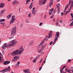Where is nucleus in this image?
Wrapping results in <instances>:
<instances>
[{
  "mask_svg": "<svg viewBox=\"0 0 73 73\" xmlns=\"http://www.w3.org/2000/svg\"><path fill=\"white\" fill-rule=\"evenodd\" d=\"M23 47H21L19 49L15 51H14L11 54L12 56H15L16 55H20L21 54V53L24 52V49L23 48Z\"/></svg>",
  "mask_w": 73,
  "mask_h": 73,
  "instance_id": "nucleus-1",
  "label": "nucleus"
},
{
  "mask_svg": "<svg viewBox=\"0 0 73 73\" xmlns=\"http://www.w3.org/2000/svg\"><path fill=\"white\" fill-rule=\"evenodd\" d=\"M59 35H60V33H59L57 32L55 36V38L54 40V42H53V45H54V44H55V42L56 41V40H57L58 38V37H59Z\"/></svg>",
  "mask_w": 73,
  "mask_h": 73,
  "instance_id": "nucleus-2",
  "label": "nucleus"
},
{
  "mask_svg": "<svg viewBox=\"0 0 73 73\" xmlns=\"http://www.w3.org/2000/svg\"><path fill=\"white\" fill-rule=\"evenodd\" d=\"M16 33V27H15L12 29V30L11 33V36H14Z\"/></svg>",
  "mask_w": 73,
  "mask_h": 73,
  "instance_id": "nucleus-3",
  "label": "nucleus"
},
{
  "mask_svg": "<svg viewBox=\"0 0 73 73\" xmlns=\"http://www.w3.org/2000/svg\"><path fill=\"white\" fill-rule=\"evenodd\" d=\"M11 43L9 44V46H12L13 45H15V44L17 43V42L16 41V40H12L11 41Z\"/></svg>",
  "mask_w": 73,
  "mask_h": 73,
  "instance_id": "nucleus-4",
  "label": "nucleus"
},
{
  "mask_svg": "<svg viewBox=\"0 0 73 73\" xmlns=\"http://www.w3.org/2000/svg\"><path fill=\"white\" fill-rule=\"evenodd\" d=\"M46 0H39V4L40 5H44L46 3Z\"/></svg>",
  "mask_w": 73,
  "mask_h": 73,
  "instance_id": "nucleus-5",
  "label": "nucleus"
},
{
  "mask_svg": "<svg viewBox=\"0 0 73 73\" xmlns=\"http://www.w3.org/2000/svg\"><path fill=\"white\" fill-rule=\"evenodd\" d=\"M7 71L10 72V66H9L8 68L3 70L1 71H0V72H7Z\"/></svg>",
  "mask_w": 73,
  "mask_h": 73,
  "instance_id": "nucleus-6",
  "label": "nucleus"
},
{
  "mask_svg": "<svg viewBox=\"0 0 73 73\" xmlns=\"http://www.w3.org/2000/svg\"><path fill=\"white\" fill-rule=\"evenodd\" d=\"M15 16L13 15L11 19L10 20V24H12L15 22Z\"/></svg>",
  "mask_w": 73,
  "mask_h": 73,
  "instance_id": "nucleus-7",
  "label": "nucleus"
},
{
  "mask_svg": "<svg viewBox=\"0 0 73 73\" xmlns=\"http://www.w3.org/2000/svg\"><path fill=\"white\" fill-rule=\"evenodd\" d=\"M7 46V43H5L2 47L3 49H5Z\"/></svg>",
  "mask_w": 73,
  "mask_h": 73,
  "instance_id": "nucleus-8",
  "label": "nucleus"
},
{
  "mask_svg": "<svg viewBox=\"0 0 73 73\" xmlns=\"http://www.w3.org/2000/svg\"><path fill=\"white\" fill-rule=\"evenodd\" d=\"M29 69H27L26 70H23V72L25 73H31V72L29 71Z\"/></svg>",
  "mask_w": 73,
  "mask_h": 73,
  "instance_id": "nucleus-9",
  "label": "nucleus"
},
{
  "mask_svg": "<svg viewBox=\"0 0 73 73\" xmlns=\"http://www.w3.org/2000/svg\"><path fill=\"white\" fill-rule=\"evenodd\" d=\"M9 63H10V61H7L3 62V64L4 65H7L9 64Z\"/></svg>",
  "mask_w": 73,
  "mask_h": 73,
  "instance_id": "nucleus-10",
  "label": "nucleus"
},
{
  "mask_svg": "<svg viewBox=\"0 0 73 73\" xmlns=\"http://www.w3.org/2000/svg\"><path fill=\"white\" fill-rule=\"evenodd\" d=\"M52 31H51L49 32L48 34V38H49L50 37H51V36H52Z\"/></svg>",
  "mask_w": 73,
  "mask_h": 73,
  "instance_id": "nucleus-11",
  "label": "nucleus"
},
{
  "mask_svg": "<svg viewBox=\"0 0 73 73\" xmlns=\"http://www.w3.org/2000/svg\"><path fill=\"white\" fill-rule=\"evenodd\" d=\"M19 58V57L18 56H15L14 58H13L14 60H17Z\"/></svg>",
  "mask_w": 73,
  "mask_h": 73,
  "instance_id": "nucleus-12",
  "label": "nucleus"
},
{
  "mask_svg": "<svg viewBox=\"0 0 73 73\" xmlns=\"http://www.w3.org/2000/svg\"><path fill=\"white\" fill-rule=\"evenodd\" d=\"M54 10V9L53 8H52V9L50 10V11L49 12V15H51V13H52V12H53Z\"/></svg>",
  "mask_w": 73,
  "mask_h": 73,
  "instance_id": "nucleus-13",
  "label": "nucleus"
},
{
  "mask_svg": "<svg viewBox=\"0 0 73 73\" xmlns=\"http://www.w3.org/2000/svg\"><path fill=\"white\" fill-rule=\"evenodd\" d=\"M54 1L53 0H51L50 1V3L49 7H50V6L51 5H52V4H53V3Z\"/></svg>",
  "mask_w": 73,
  "mask_h": 73,
  "instance_id": "nucleus-14",
  "label": "nucleus"
},
{
  "mask_svg": "<svg viewBox=\"0 0 73 73\" xmlns=\"http://www.w3.org/2000/svg\"><path fill=\"white\" fill-rule=\"evenodd\" d=\"M72 4L70 6V9H69V11H70V10H71L72 9V7H73V0L72 1Z\"/></svg>",
  "mask_w": 73,
  "mask_h": 73,
  "instance_id": "nucleus-15",
  "label": "nucleus"
},
{
  "mask_svg": "<svg viewBox=\"0 0 73 73\" xmlns=\"http://www.w3.org/2000/svg\"><path fill=\"white\" fill-rule=\"evenodd\" d=\"M4 6H5V4L4 3H1L0 5V7L1 8H2Z\"/></svg>",
  "mask_w": 73,
  "mask_h": 73,
  "instance_id": "nucleus-16",
  "label": "nucleus"
},
{
  "mask_svg": "<svg viewBox=\"0 0 73 73\" xmlns=\"http://www.w3.org/2000/svg\"><path fill=\"white\" fill-rule=\"evenodd\" d=\"M44 40H43L42 42L41 43H40V45L41 46H42V45H43V44H44Z\"/></svg>",
  "mask_w": 73,
  "mask_h": 73,
  "instance_id": "nucleus-17",
  "label": "nucleus"
},
{
  "mask_svg": "<svg viewBox=\"0 0 73 73\" xmlns=\"http://www.w3.org/2000/svg\"><path fill=\"white\" fill-rule=\"evenodd\" d=\"M36 12L37 11H36V10H35L34 11H32L33 14L34 15H36Z\"/></svg>",
  "mask_w": 73,
  "mask_h": 73,
  "instance_id": "nucleus-18",
  "label": "nucleus"
},
{
  "mask_svg": "<svg viewBox=\"0 0 73 73\" xmlns=\"http://www.w3.org/2000/svg\"><path fill=\"white\" fill-rule=\"evenodd\" d=\"M11 14H10L7 17V19H10L11 17Z\"/></svg>",
  "mask_w": 73,
  "mask_h": 73,
  "instance_id": "nucleus-19",
  "label": "nucleus"
},
{
  "mask_svg": "<svg viewBox=\"0 0 73 73\" xmlns=\"http://www.w3.org/2000/svg\"><path fill=\"white\" fill-rule=\"evenodd\" d=\"M60 3H58L56 5V7L57 8H60V7H59L60 6Z\"/></svg>",
  "mask_w": 73,
  "mask_h": 73,
  "instance_id": "nucleus-20",
  "label": "nucleus"
},
{
  "mask_svg": "<svg viewBox=\"0 0 73 73\" xmlns=\"http://www.w3.org/2000/svg\"><path fill=\"white\" fill-rule=\"evenodd\" d=\"M32 4H33L32 3H31V4H30V5L29 7V9H31L32 8V7H33L32 6Z\"/></svg>",
  "mask_w": 73,
  "mask_h": 73,
  "instance_id": "nucleus-21",
  "label": "nucleus"
},
{
  "mask_svg": "<svg viewBox=\"0 0 73 73\" xmlns=\"http://www.w3.org/2000/svg\"><path fill=\"white\" fill-rule=\"evenodd\" d=\"M20 62H18L16 64V66H19V64H20Z\"/></svg>",
  "mask_w": 73,
  "mask_h": 73,
  "instance_id": "nucleus-22",
  "label": "nucleus"
},
{
  "mask_svg": "<svg viewBox=\"0 0 73 73\" xmlns=\"http://www.w3.org/2000/svg\"><path fill=\"white\" fill-rule=\"evenodd\" d=\"M70 12V10L67 11L66 12V13L65 14V15H67V14H68V13H69Z\"/></svg>",
  "mask_w": 73,
  "mask_h": 73,
  "instance_id": "nucleus-23",
  "label": "nucleus"
},
{
  "mask_svg": "<svg viewBox=\"0 0 73 73\" xmlns=\"http://www.w3.org/2000/svg\"><path fill=\"white\" fill-rule=\"evenodd\" d=\"M42 50V49H41L40 50H38V53H42V51H41Z\"/></svg>",
  "mask_w": 73,
  "mask_h": 73,
  "instance_id": "nucleus-24",
  "label": "nucleus"
},
{
  "mask_svg": "<svg viewBox=\"0 0 73 73\" xmlns=\"http://www.w3.org/2000/svg\"><path fill=\"white\" fill-rule=\"evenodd\" d=\"M2 56V54L1 53H0V62L1 61V58L2 56Z\"/></svg>",
  "mask_w": 73,
  "mask_h": 73,
  "instance_id": "nucleus-25",
  "label": "nucleus"
},
{
  "mask_svg": "<svg viewBox=\"0 0 73 73\" xmlns=\"http://www.w3.org/2000/svg\"><path fill=\"white\" fill-rule=\"evenodd\" d=\"M31 16H32V14L31 13H30L28 15V17H31Z\"/></svg>",
  "mask_w": 73,
  "mask_h": 73,
  "instance_id": "nucleus-26",
  "label": "nucleus"
},
{
  "mask_svg": "<svg viewBox=\"0 0 73 73\" xmlns=\"http://www.w3.org/2000/svg\"><path fill=\"white\" fill-rule=\"evenodd\" d=\"M57 13L58 14L60 13V8H57Z\"/></svg>",
  "mask_w": 73,
  "mask_h": 73,
  "instance_id": "nucleus-27",
  "label": "nucleus"
},
{
  "mask_svg": "<svg viewBox=\"0 0 73 73\" xmlns=\"http://www.w3.org/2000/svg\"><path fill=\"white\" fill-rule=\"evenodd\" d=\"M37 60V59H35L33 60V62L34 63H35V62Z\"/></svg>",
  "mask_w": 73,
  "mask_h": 73,
  "instance_id": "nucleus-28",
  "label": "nucleus"
},
{
  "mask_svg": "<svg viewBox=\"0 0 73 73\" xmlns=\"http://www.w3.org/2000/svg\"><path fill=\"white\" fill-rule=\"evenodd\" d=\"M5 21V19H1L0 20V22H3V21Z\"/></svg>",
  "mask_w": 73,
  "mask_h": 73,
  "instance_id": "nucleus-29",
  "label": "nucleus"
},
{
  "mask_svg": "<svg viewBox=\"0 0 73 73\" xmlns=\"http://www.w3.org/2000/svg\"><path fill=\"white\" fill-rule=\"evenodd\" d=\"M73 21H72L71 23L70 26H73Z\"/></svg>",
  "mask_w": 73,
  "mask_h": 73,
  "instance_id": "nucleus-30",
  "label": "nucleus"
},
{
  "mask_svg": "<svg viewBox=\"0 0 73 73\" xmlns=\"http://www.w3.org/2000/svg\"><path fill=\"white\" fill-rule=\"evenodd\" d=\"M65 67H66V66H64L62 68V69L61 70H63L65 68Z\"/></svg>",
  "mask_w": 73,
  "mask_h": 73,
  "instance_id": "nucleus-31",
  "label": "nucleus"
},
{
  "mask_svg": "<svg viewBox=\"0 0 73 73\" xmlns=\"http://www.w3.org/2000/svg\"><path fill=\"white\" fill-rule=\"evenodd\" d=\"M16 4V1H14L13 2V5H15Z\"/></svg>",
  "mask_w": 73,
  "mask_h": 73,
  "instance_id": "nucleus-32",
  "label": "nucleus"
},
{
  "mask_svg": "<svg viewBox=\"0 0 73 73\" xmlns=\"http://www.w3.org/2000/svg\"><path fill=\"white\" fill-rule=\"evenodd\" d=\"M14 38V36H12L11 37L9 38V40H11L12 38Z\"/></svg>",
  "mask_w": 73,
  "mask_h": 73,
  "instance_id": "nucleus-33",
  "label": "nucleus"
},
{
  "mask_svg": "<svg viewBox=\"0 0 73 73\" xmlns=\"http://www.w3.org/2000/svg\"><path fill=\"white\" fill-rule=\"evenodd\" d=\"M32 43H30L29 45V48H30V47L31 46V45H32Z\"/></svg>",
  "mask_w": 73,
  "mask_h": 73,
  "instance_id": "nucleus-34",
  "label": "nucleus"
},
{
  "mask_svg": "<svg viewBox=\"0 0 73 73\" xmlns=\"http://www.w3.org/2000/svg\"><path fill=\"white\" fill-rule=\"evenodd\" d=\"M5 11V10H3L2 11H1V13H3V12H4Z\"/></svg>",
  "mask_w": 73,
  "mask_h": 73,
  "instance_id": "nucleus-35",
  "label": "nucleus"
},
{
  "mask_svg": "<svg viewBox=\"0 0 73 73\" xmlns=\"http://www.w3.org/2000/svg\"><path fill=\"white\" fill-rule=\"evenodd\" d=\"M40 56H41V55H39V56L38 55L37 56H36L35 58V59L37 60V58H38V57H40Z\"/></svg>",
  "mask_w": 73,
  "mask_h": 73,
  "instance_id": "nucleus-36",
  "label": "nucleus"
},
{
  "mask_svg": "<svg viewBox=\"0 0 73 73\" xmlns=\"http://www.w3.org/2000/svg\"><path fill=\"white\" fill-rule=\"evenodd\" d=\"M41 46V45L39 44L38 46V49H39L40 48Z\"/></svg>",
  "mask_w": 73,
  "mask_h": 73,
  "instance_id": "nucleus-37",
  "label": "nucleus"
},
{
  "mask_svg": "<svg viewBox=\"0 0 73 73\" xmlns=\"http://www.w3.org/2000/svg\"><path fill=\"white\" fill-rule=\"evenodd\" d=\"M30 0H26V4H27V3H28V1H30Z\"/></svg>",
  "mask_w": 73,
  "mask_h": 73,
  "instance_id": "nucleus-38",
  "label": "nucleus"
},
{
  "mask_svg": "<svg viewBox=\"0 0 73 73\" xmlns=\"http://www.w3.org/2000/svg\"><path fill=\"white\" fill-rule=\"evenodd\" d=\"M72 3V0H70L69 1V4L70 5V4H71V3Z\"/></svg>",
  "mask_w": 73,
  "mask_h": 73,
  "instance_id": "nucleus-39",
  "label": "nucleus"
},
{
  "mask_svg": "<svg viewBox=\"0 0 73 73\" xmlns=\"http://www.w3.org/2000/svg\"><path fill=\"white\" fill-rule=\"evenodd\" d=\"M43 40H44V41L45 40H46V41H48V39L46 38H44Z\"/></svg>",
  "mask_w": 73,
  "mask_h": 73,
  "instance_id": "nucleus-40",
  "label": "nucleus"
},
{
  "mask_svg": "<svg viewBox=\"0 0 73 73\" xmlns=\"http://www.w3.org/2000/svg\"><path fill=\"white\" fill-rule=\"evenodd\" d=\"M42 25V23H40L39 24V26H41V25Z\"/></svg>",
  "mask_w": 73,
  "mask_h": 73,
  "instance_id": "nucleus-41",
  "label": "nucleus"
},
{
  "mask_svg": "<svg viewBox=\"0 0 73 73\" xmlns=\"http://www.w3.org/2000/svg\"><path fill=\"white\" fill-rule=\"evenodd\" d=\"M70 5V4H68V5H67V6H66L68 8V7H69V5Z\"/></svg>",
  "mask_w": 73,
  "mask_h": 73,
  "instance_id": "nucleus-42",
  "label": "nucleus"
},
{
  "mask_svg": "<svg viewBox=\"0 0 73 73\" xmlns=\"http://www.w3.org/2000/svg\"><path fill=\"white\" fill-rule=\"evenodd\" d=\"M19 2H18L16 1V4H19Z\"/></svg>",
  "mask_w": 73,
  "mask_h": 73,
  "instance_id": "nucleus-43",
  "label": "nucleus"
},
{
  "mask_svg": "<svg viewBox=\"0 0 73 73\" xmlns=\"http://www.w3.org/2000/svg\"><path fill=\"white\" fill-rule=\"evenodd\" d=\"M63 14H64V13H63V12H62L61 13V16H62L63 15Z\"/></svg>",
  "mask_w": 73,
  "mask_h": 73,
  "instance_id": "nucleus-44",
  "label": "nucleus"
},
{
  "mask_svg": "<svg viewBox=\"0 0 73 73\" xmlns=\"http://www.w3.org/2000/svg\"><path fill=\"white\" fill-rule=\"evenodd\" d=\"M67 8H68V7L66 6L64 10H66Z\"/></svg>",
  "mask_w": 73,
  "mask_h": 73,
  "instance_id": "nucleus-45",
  "label": "nucleus"
},
{
  "mask_svg": "<svg viewBox=\"0 0 73 73\" xmlns=\"http://www.w3.org/2000/svg\"><path fill=\"white\" fill-rule=\"evenodd\" d=\"M45 45H44L42 48V49H44L45 48Z\"/></svg>",
  "mask_w": 73,
  "mask_h": 73,
  "instance_id": "nucleus-46",
  "label": "nucleus"
},
{
  "mask_svg": "<svg viewBox=\"0 0 73 73\" xmlns=\"http://www.w3.org/2000/svg\"><path fill=\"white\" fill-rule=\"evenodd\" d=\"M35 9V7H34V8L33 9V10L32 11V12L33 11H34Z\"/></svg>",
  "mask_w": 73,
  "mask_h": 73,
  "instance_id": "nucleus-47",
  "label": "nucleus"
},
{
  "mask_svg": "<svg viewBox=\"0 0 73 73\" xmlns=\"http://www.w3.org/2000/svg\"><path fill=\"white\" fill-rule=\"evenodd\" d=\"M70 15H71V17H73V13H70Z\"/></svg>",
  "mask_w": 73,
  "mask_h": 73,
  "instance_id": "nucleus-48",
  "label": "nucleus"
},
{
  "mask_svg": "<svg viewBox=\"0 0 73 73\" xmlns=\"http://www.w3.org/2000/svg\"><path fill=\"white\" fill-rule=\"evenodd\" d=\"M0 24H2V25H4V24H5V23H1Z\"/></svg>",
  "mask_w": 73,
  "mask_h": 73,
  "instance_id": "nucleus-49",
  "label": "nucleus"
},
{
  "mask_svg": "<svg viewBox=\"0 0 73 73\" xmlns=\"http://www.w3.org/2000/svg\"><path fill=\"white\" fill-rule=\"evenodd\" d=\"M41 70V67H40L39 68V71H40Z\"/></svg>",
  "mask_w": 73,
  "mask_h": 73,
  "instance_id": "nucleus-50",
  "label": "nucleus"
},
{
  "mask_svg": "<svg viewBox=\"0 0 73 73\" xmlns=\"http://www.w3.org/2000/svg\"><path fill=\"white\" fill-rule=\"evenodd\" d=\"M68 61L69 62H70V61H71V60H70V59L68 60Z\"/></svg>",
  "mask_w": 73,
  "mask_h": 73,
  "instance_id": "nucleus-51",
  "label": "nucleus"
},
{
  "mask_svg": "<svg viewBox=\"0 0 73 73\" xmlns=\"http://www.w3.org/2000/svg\"><path fill=\"white\" fill-rule=\"evenodd\" d=\"M52 43H53V42H52V41L50 43V45H52Z\"/></svg>",
  "mask_w": 73,
  "mask_h": 73,
  "instance_id": "nucleus-52",
  "label": "nucleus"
},
{
  "mask_svg": "<svg viewBox=\"0 0 73 73\" xmlns=\"http://www.w3.org/2000/svg\"><path fill=\"white\" fill-rule=\"evenodd\" d=\"M46 15L45 14L44 17V19H45L46 18Z\"/></svg>",
  "mask_w": 73,
  "mask_h": 73,
  "instance_id": "nucleus-53",
  "label": "nucleus"
},
{
  "mask_svg": "<svg viewBox=\"0 0 73 73\" xmlns=\"http://www.w3.org/2000/svg\"><path fill=\"white\" fill-rule=\"evenodd\" d=\"M59 21L61 23H62V21H61V20H60Z\"/></svg>",
  "mask_w": 73,
  "mask_h": 73,
  "instance_id": "nucleus-54",
  "label": "nucleus"
},
{
  "mask_svg": "<svg viewBox=\"0 0 73 73\" xmlns=\"http://www.w3.org/2000/svg\"><path fill=\"white\" fill-rule=\"evenodd\" d=\"M70 69V70H71V71L73 70V69H72V68H71Z\"/></svg>",
  "mask_w": 73,
  "mask_h": 73,
  "instance_id": "nucleus-55",
  "label": "nucleus"
},
{
  "mask_svg": "<svg viewBox=\"0 0 73 73\" xmlns=\"http://www.w3.org/2000/svg\"><path fill=\"white\" fill-rule=\"evenodd\" d=\"M33 42H34L33 41H32L30 43H32V44H33Z\"/></svg>",
  "mask_w": 73,
  "mask_h": 73,
  "instance_id": "nucleus-56",
  "label": "nucleus"
},
{
  "mask_svg": "<svg viewBox=\"0 0 73 73\" xmlns=\"http://www.w3.org/2000/svg\"><path fill=\"white\" fill-rule=\"evenodd\" d=\"M68 68H66V69H65V71H67V70H68Z\"/></svg>",
  "mask_w": 73,
  "mask_h": 73,
  "instance_id": "nucleus-57",
  "label": "nucleus"
},
{
  "mask_svg": "<svg viewBox=\"0 0 73 73\" xmlns=\"http://www.w3.org/2000/svg\"><path fill=\"white\" fill-rule=\"evenodd\" d=\"M53 16L52 15V16L51 17H50V19H52V18H53Z\"/></svg>",
  "mask_w": 73,
  "mask_h": 73,
  "instance_id": "nucleus-58",
  "label": "nucleus"
},
{
  "mask_svg": "<svg viewBox=\"0 0 73 73\" xmlns=\"http://www.w3.org/2000/svg\"><path fill=\"white\" fill-rule=\"evenodd\" d=\"M14 60V59H13V60H12V61H14V62H15V61H16V60Z\"/></svg>",
  "mask_w": 73,
  "mask_h": 73,
  "instance_id": "nucleus-59",
  "label": "nucleus"
},
{
  "mask_svg": "<svg viewBox=\"0 0 73 73\" xmlns=\"http://www.w3.org/2000/svg\"><path fill=\"white\" fill-rule=\"evenodd\" d=\"M22 26H23V24H22V23H21V27H22Z\"/></svg>",
  "mask_w": 73,
  "mask_h": 73,
  "instance_id": "nucleus-60",
  "label": "nucleus"
},
{
  "mask_svg": "<svg viewBox=\"0 0 73 73\" xmlns=\"http://www.w3.org/2000/svg\"><path fill=\"white\" fill-rule=\"evenodd\" d=\"M56 23V25H57V26H58V22H57Z\"/></svg>",
  "mask_w": 73,
  "mask_h": 73,
  "instance_id": "nucleus-61",
  "label": "nucleus"
},
{
  "mask_svg": "<svg viewBox=\"0 0 73 73\" xmlns=\"http://www.w3.org/2000/svg\"><path fill=\"white\" fill-rule=\"evenodd\" d=\"M42 61V59H41V60H40V62H41V61Z\"/></svg>",
  "mask_w": 73,
  "mask_h": 73,
  "instance_id": "nucleus-62",
  "label": "nucleus"
},
{
  "mask_svg": "<svg viewBox=\"0 0 73 73\" xmlns=\"http://www.w3.org/2000/svg\"><path fill=\"white\" fill-rule=\"evenodd\" d=\"M62 70H60V73H62Z\"/></svg>",
  "mask_w": 73,
  "mask_h": 73,
  "instance_id": "nucleus-63",
  "label": "nucleus"
},
{
  "mask_svg": "<svg viewBox=\"0 0 73 73\" xmlns=\"http://www.w3.org/2000/svg\"><path fill=\"white\" fill-rule=\"evenodd\" d=\"M73 19H72L70 20V21H73Z\"/></svg>",
  "mask_w": 73,
  "mask_h": 73,
  "instance_id": "nucleus-64",
  "label": "nucleus"
}]
</instances>
